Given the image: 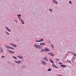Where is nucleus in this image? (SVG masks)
Masks as SVG:
<instances>
[{
  "label": "nucleus",
  "mask_w": 76,
  "mask_h": 76,
  "mask_svg": "<svg viewBox=\"0 0 76 76\" xmlns=\"http://www.w3.org/2000/svg\"><path fill=\"white\" fill-rule=\"evenodd\" d=\"M0 52L1 53H3L4 50L1 47H0Z\"/></svg>",
  "instance_id": "nucleus-1"
},
{
  "label": "nucleus",
  "mask_w": 76,
  "mask_h": 76,
  "mask_svg": "<svg viewBox=\"0 0 76 76\" xmlns=\"http://www.w3.org/2000/svg\"><path fill=\"white\" fill-rule=\"evenodd\" d=\"M7 51H8V52H9V53H10V54H15V52L13 51H12L10 50H7Z\"/></svg>",
  "instance_id": "nucleus-2"
},
{
  "label": "nucleus",
  "mask_w": 76,
  "mask_h": 76,
  "mask_svg": "<svg viewBox=\"0 0 76 76\" xmlns=\"http://www.w3.org/2000/svg\"><path fill=\"white\" fill-rule=\"evenodd\" d=\"M41 63L43 65H46V64H47V63H46V62L44 61H41Z\"/></svg>",
  "instance_id": "nucleus-3"
},
{
  "label": "nucleus",
  "mask_w": 76,
  "mask_h": 76,
  "mask_svg": "<svg viewBox=\"0 0 76 76\" xmlns=\"http://www.w3.org/2000/svg\"><path fill=\"white\" fill-rule=\"evenodd\" d=\"M16 63H18V64H21L22 63V61H16L15 60L14 61Z\"/></svg>",
  "instance_id": "nucleus-4"
},
{
  "label": "nucleus",
  "mask_w": 76,
  "mask_h": 76,
  "mask_svg": "<svg viewBox=\"0 0 76 76\" xmlns=\"http://www.w3.org/2000/svg\"><path fill=\"white\" fill-rule=\"evenodd\" d=\"M45 51L46 52L47 51V52H48L50 51V50H49V49L47 48H46L45 50Z\"/></svg>",
  "instance_id": "nucleus-5"
},
{
  "label": "nucleus",
  "mask_w": 76,
  "mask_h": 76,
  "mask_svg": "<svg viewBox=\"0 0 76 76\" xmlns=\"http://www.w3.org/2000/svg\"><path fill=\"white\" fill-rule=\"evenodd\" d=\"M10 45H11L12 46L14 47H17V45H16L15 44H13V43H10Z\"/></svg>",
  "instance_id": "nucleus-6"
},
{
  "label": "nucleus",
  "mask_w": 76,
  "mask_h": 76,
  "mask_svg": "<svg viewBox=\"0 0 76 76\" xmlns=\"http://www.w3.org/2000/svg\"><path fill=\"white\" fill-rule=\"evenodd\" d=\"M17 57H18V58H20V59H21V58H22V59L23 58V56L20 55L18 56Z\"/></svg>",
  "instance_id": "nucleus-7"
},
{
  "label": "nucleus",
  "mask_w": 76,
  "mask_h": 76,
  "mask_svg": "<svg viewBox=\"0 0 76 76\" xmlns=\"http://www.w3.org/2000/svg\"><path fill=\"white\" fill-rule=\"evenodd\" d=\"M5 28L7 29V31H8V32H11V31H12L11 29H9V28H8L7 26H6Z\"/></svg>",
  "instance_id": "nucleus-8"
},
{
  "label": "nucleus",
  "mask_w": 76,
  "mask_h": 76,
  "mask_svg": "<svg viewBox=\"0 0 76 76\" xmlns=\"http://www.w3.org/2000/svg\"><path fill=\"white\" fill-rule=\"evenodd\" d=\"M39 45L37 44H35L34 45V46L35 47V48H38V47Z\"/></svg>",
  "instance_id": "nucleus-9"
},
{
  "label": "nucleus",
  "mask_w": 76,
  "mask_h": 76,
  "mask_svg": "<svg viewBox=\"0 0 76 76\" xmlns=\"http://www.w3.org/2000/svg\"><path fill=\"white\" fill-rule=\"evenodd\" d=\"M50 62L51 63H52V64H54V62L53 61V60L51 59H50Z\"/></svg>",
  "instance_id": "nucleus-10"
},
{
  "label": "nucleus",
  "mask_w": 76,
  "mask_h": 76,
  "mask_svg": "<svg viewBox=\"0 0 76 76\" xmlns=\"http://www.w3.org/2000/svg\"><path fill=\"white\" fill-rule=\"evenodd\" d=\"M40 45H43V46H44L45 45V43H41L40 44Z\"/></svg>",
  "instance_id": "nucleus-11"
},
{
  "label": "nucleus",
  "mask_w": 76,
  "mask_h": 76,
  "mask_svg": "<svg viewBox=\"0 0 76 76\" xmlns=\"http://www.w3.org/2000/svg\"><path fill=\"white\" fill-rule=\"evenodd\" d=\"M61 66L62 67H67V66L65 65H61Z\"/></svg>",
  "instance_id": "nucleus-12"
},
{
  "label": "nucleus",
  "mask_w": 76,
  "mask_h": 76,
  "mask_svg": "<svg viewBox=\"0 0 76 76\" xmlns=\"http://www.w3.org/2000/svg\"><path fill=\"white\" fill-rule=\"evenodd\" d=\"M43 59H44L45 60V61H48V59H47V58L46 57L44 58Z\"/></svg>",
  "instance_id": "nucleus-13"
},
{
  "label": "nucleus",
  "mask_w": 76,
  "mask_h": 76,
  "mask_svg": "<svg viewBox=\"0 0 76 76\" xmlns=\"http://www.w3.org/2000/svg\"><path fill=\"white\" fill-rule=\"evenodd\" d=\"M42 47V46L39 45V46H38V47L37 48H39V49H41V48Z\"/></svg>",
  "instance_id": "nucleus-14"
},
{
  "label": "nucleus",
  "mask_w": 76,
  "mask_h": 76,
  "mask_svg": "<svg viewBox=\"0 0 76 76\" xmlns=\"http://www.w3.org/2000/svg\"><path fill=\"white\" fill-rule=\"evenodd\" d=\"M21 21L22 22V24H25V22H24L23 21V20H22V19H21Z\"/></svg>",
  "instance_id": "nucleus-15"
},
{
  "label": "nucleus",
  "mask_w": 76,
  "mask_h": 76,
  "mask_svg": "<svg viewBox=\"0 0 76 76\" xmlns=\"http://www.w3.org/2000/svg\"><path fill=\"white\" fill-rule=\"evenodd\" d=\"M53 3H55V4H58L57 2L56 1V0H55L53 1Z\"/></svg>",
  "instance_id": "nucleus-16"
},
{
  "label": "nucleus",
  "mask_w": 76,
  "mask_h": 76,
  "mask_svg": "<svg viewBox=\"0 0 76 76\" xmlns=\"http://www.w3.org/2000/svg\"><path fill=\"white\" fill-rule=\"evenodd\" d=\"M17 16L18 18H20V17H21V15L20 14L18 15Z\"/></svg>",
  "instance_id": "nucleus-17"
},
{
  "label": "nucleus",
  "mask_w": 76,
  "mask_h": 76,
  "mask_svg": "<svg viewBox=\"0 0 76 76\" xmlns=\"http://www.w3.org/2000/svg\"><path fill=\"white\" fill-rule=\"evenodd\" d=\"M36 42H41V40H36Z\"/></svg>",
  "instance_id": "nucleus-18"
},
{
  "label": "nucleus",
  "mask_w": 76,
  "mask_h": 76,
  "mask_svg": "<svg viewBox=\"0 0 76 76\" xmlns=\"http://www.w3.org/2000/svg\"><path fill=\"white\" fill-rule=\"evenodd\" d=\"M12 58H14V59H15V60H17V58H16V57L15 56H13Z\"/></svg>",
  "instance_id": "nucleus-19"
},
{
  "label": "nucleus",
  "mask_w": 76,
  "mask_h": 76,
  "mask_svg": "<svg viewBox=\"0 0 76 76\" xmlns=\"http://www.w3.org/2000/svg\"><path fill=\"white\" fill-rule=\"evenodd\" d=\"M40 40H41V42H43V41H44V39H41Z\"/></svg>",
  "instance_id": "nucleus-20"
},
{
  "label": "nucleus",
  "mask_w": 76,
  "mask_h": 76,
  "mask_svg": "<svg viewBox=\"0 0 76 76\" xmlns=\"http://www.w3.org/2000/svg\"><path fill=\"white\" fill-rule=\"evenodd\" d=\"M50 56H52L54 57V54H53V53H51L50 54Z\"/></svg>",
  "instance_id": "nucleus-21"
},
{
  "label": "nucleus",
  "mask_w": 76,
  "mask_h": 76,
  "mask_svg": "<svg viewBox=\"0 0 76 76\" xmlns=\"http://www.w3.org/2000/svg\"><path fill=\"white\" fill-rule=\"evenodd\" d=\"M48 71H51V68L48 69Z\"/></svg>",
  "instance_id": "nucleus-22"
},
{
  "label": "nucleus",
  "mask_w": 76,
  "mask_h": 76,
  "mask_svg": "<svg viewBox=\"0 0 76 76\" xmlns=\"http://www.w3.org/2000/svg\"><path fill=\"white\" fill-rule=\"evenodd\" d=\"M10 49H11V50H15V49L11 47H10Z\"/></svg>",
  "instance_id": "nucleus-23"
},
{
  "label": "nucleus",
  "mask_w": 76,
  "mask_h": 76,
  "mask_svg": "<svg viewBox=\"0 0 76 76\" xmlns=\"http://www.w3.org/2000/svg\"><path fill=\"white\" fill-rule=\"evenodd\" d=\"M7 48L8 49H10V46H7Z\"/></svg>",
  "instance_id": "nucleus-24"
},
{
  "label": "nucleus",
  "mask_w": 76,
  "mask_h": 76,
  "mask_svg": "<svg viewBox=\"0 0 76 76\" xmlns=\"http://www.w3.org/2000/svg\"><path fill=\"white\" fill-rule=\"evenodd\" d=\"M44 50L43 49H42L40 51L41 52H43Z\"/></svg>",
  "instance_id": "nucleus-25"
},
{
  "label": "nucleus",
  "mask_w": 76,
  "mask_h": 76,
  "mask_svg": "<svg viewBox=\"0 0 76 76\" xmlns=\"http://www.w3.org/2000/svg\"><path fill=\"white\" fill-rule=\"evenodd\" d=\"M56 61H60V60H59V59L56 58Z\"/></svg>",
  "instance_id": "nucleus-26"
},
{
  "label": "nucleus",
  "mask_w": 76,
  "mask_h": 76,
  "mask_svg": "<svg viewBox=\"0 0 76 76\" xmlns=\"http://www.w3.org/2000/svg\"><path fill=\"white\" fill-rule=\"evenodd\" d=\"M54 67H55V68H56V69H58V67H57L56 65Z\"/></svg>",
  "instance_id": "nucleus-27"
},
{
  "label": "nucleus",
  "mask_w": 76,
  "mask_h": 76,
  "mask_svg": "<svg viewBox=\"0 0 76 76\" xmlns=\"http://www.w3.org/2000/svg\"><path fill=\"white\" fill-rule=\"evenodd\" d=\"M5 33L7 34V35H9V33H8V32H7V31L5 32Z\"/></svg>",
  "instance_id": "nucleus-28"
},
{
  "label": "nucleus",
  "mask_w": 76,
  "mask_h": 76,
  "mask_svg": "<svg viewBox=\"0 0 76 76\" xmlns=\"http://www.w3.org/2000/svg\"><path fill=\"white\" fill-rule=\"evenodd\" d=\"M58 64H63V63L59 62L58 63Z\"/></svg>",
  "instance_id": "nucleus-29"
},
{
  "label": "nucleus",
  "mask_w": 76,
  "mask_h": 76,
  "mask_svg": "<svg viewBox=\"0 0 76 76\" xmlns=\"http://www.w3.org/2000/svg\"><path fill=\"white\" fill-rule=\"evenodd\" d=\"M49 10L50 11V12H52V10L51 9H49Z\"/></svg>",
  "instance_id": "nucleus-30"
},
{
  "label": "nucleus",
  "mask_w": 76,
  "mask_h": 76,
  "mask_svg": "<svg viewBox=\"0 0 76 76\" xmlns=\"http://www.w3.org/2000/svg\"><path fill=\"white\" fill-rule=\"evenodd\" d=\"M1 57L2 58H5V57L3 56H1Z\"/></svg>",
  "instance_id": "nucleus-31"
},
{
  "label": "nucleus",
  "mask_w": 76,
  "mask_h": 76,
  "mask_svg": "<svg viewBox=\"0 0 76 76\" xmlns=\"http://www.w3.org/2000/svg\"><path fill=\"white\" fill-rule=\"evenodd\" d=\"M69 3L70 4H72V2L70 1H69Z\"/></svg>",
  "instance_id": "nucleus-32"
},
{
  "label": "nucleus",
  "mask_w": 76,
  "mask_h": 76,
  "mask_svg": "<svg viewBox=\"0 0 76 76\" xmlns=\"http://www.w3.org/2000/svg\"><path fill=\"white\" fill-rule=\"evenodd\" d=\"M51 47H52L53 48H54V46H53V45H51Z\"/></svg>",
  "instance_id": "nucleus-33"
},
{
  "label": "nucleus",
  "mask_w": 76,
  "mask_h": 76,
  "mask_svg": "<svg viewBox=\"0 0 76 76\" xmlns=\"http://www.w3.org/2000/svg\"><path fill=\"white\" fill-rule=\"evenodd\" d=\"M52 66H53V67H54V66H55V65L54 64H52Z\"/></svg>",
  "instance_id": "nucleus-34"
},
{
  "label": "nucleus",
  "mask_w": 76,
  "mask_h": 76,
  "mask_svg": "<svg viewBox=\"0 0 76 76\" xmlns=\"http://www.w3.org/2000/svg\"><path fill=\"white\" fill-rule=\"evenodd\" d=\"M18 19H20L21 20V18H20V17H18Z\"/></svg>",
  "instance_id": "nucleus-35"
},
{
  "label": "nucleus",
  "mask_w": 76,
  "mask_h": 76,
  "mask_svg": "<svg viewBox=\"0 0 76 76\" xmlns=\"http://www.w3.org/2000/svg\"><path fill=\"white\" fill-rule=\"evenodd\" d=\"M22 67H24V68H25L24 67H25V66H22Z\"/></svg>",
  "instance_id": "nucleus-36"
},
{
  "label": "nucleus",
  "mask_w": 76,
  "mask_h": 76,
  "mask_svg": "<svg viewBox=\"0 0 76 76\" xmlns=\"http://www.w3.org/2000/svg\"><path fill=\"white\" fill-rule=\"evenodd\" d=\"M15 20V22H16L17 23H18V21H17V20Z\"/></svg>",
  "instance_id": "nucleus-37"
},
{
  "label": "nucleus",
  "mask_w": 76,
  "mask_h": 76,
  "mask_svg": "<svg viewBox=\"0 0 76 76\" xmlns=\"http://www.w3.org/2000/svg\"><path fill=\"white\" fill-rule=\"evenodd\" d=\"M5 47H6V48H7V45H5Z\"/></svg>",
  "instance_id": "nucleus-38"
},
{
  "label": "nucleus",
  "mask_w": 76,
  "mask_h": 76,
  "mask_svg": "<svg viewBox=\"0 0 76 76\" xmlns=\"http://www.w3.org/2000/svg\"><path fill=\"white\" fill-rule=\"evenodd\" d=\"M48 54H49V55H50V53H48Z\"/></svg>",
  "instance_id": "nucleus-39"
},
{
  "label": "nucleus",
  "mask_w": 76,
  "mask_h": 76,
  "mask_svg": "<svg viewBox=\"0 0 76 76\" xmlns=\"http://www.w3.org/2000/svg\"><path fill=\"white\" fill-rule=\"evenodd\" d=\"M67 61H69V60H67Z\"/></svg>",
  "instance_id": "nucleus-40"
},
{
  "label": "nucleus",
  "mask_w": 76,
  "mask_h": 76,
  "mask_svg": "<svg viewBox=\"0 0 76 76\" xmlns=\"http://www.w3.org/2000/svg\"><path fill=\"white\" fill-rule=\"evenodd\" d=\"M59 76H63V75H59Z\"/></svg>",
  "instance_id": "nucleus-41"
},
{
  "label": "nucleus",
  "mask_w": 76,
  "mask_h": 76,
  "mask_svg": "<svg viewBox=\"0 0 76 76\" xmlns=\"http://www.w3.org/2000/svg\"><path fill=\"white\" fill-rule=\"evenodd\" d=\"M69 61V63H71L70 61Z\"/></svg>",
  "instance_id": "nucleus-42"
},
{
  "label": "nucleus",
  "mask_w": 76,
  "mask_h": 76,
  "mask_svg": "<svg viewBox=\"0 0 76 76\" xmlns=\"http://www.w3.org/2000/svg\"><path fill=\"white\" fill-rule=\"evenodd\" d=\"M19 41V40L18 39L17 40V41Z\"/></svg>",
  "instance_id": "nucleus-43"
},
{
  "label": "nucleus",
  "mask_w": 76,
  "mask_h": 76,
  "mask_svg": "<svg viewBox=\"0 0 76 76\" xmlns=\"http://www.w3.org/2000/svg\"><path fill=\"white\" fill-rule=\"evenodd\" d=\"M7 62V63H9V61H8Z\"/></svg>",
  "instance_id": "nucleus-44"
},
{
  "label": "nucleus",
  "mask_w": 76,
  "mask_h": 76,
  "mask_svg": "<svg viewBox=\"0 0 76 76\" xmlns=\"http://www.w3.org/2000/svg\"><path fill=\"white\" fill-rule=\"evenodd\" d=\"M53 1H55V0H53Z\"/></svg>",
  "instance_id": "nucleus-45"
},
{
  "label": "nucleus",
  "mask_w": 76,
  "mask_h": 76,
  "mask_svg": "<svg viewBox=\"0 0 76 76\" xmlns=\"http://www.w3.org/2000/svg\"><path fill=\"white\" fill-rule=\"evenodd\" d=\"M20 55H22V54H20Z\"/></svg>",
  "instance_id": "nucleus-46"
}]
</instances>
